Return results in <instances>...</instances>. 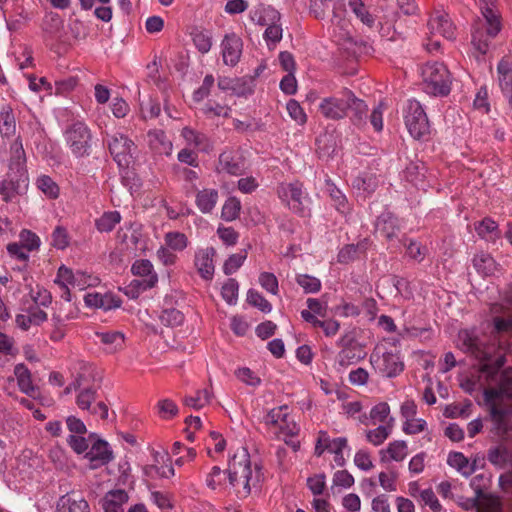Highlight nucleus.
Returning a JSON list of instances; mask_svg holds the SVG:
<instances>
[{
  "label": "nucleus",
  "mask_w": 512,
  "mask_h": 512,
  "mask_svg": "<svg viewBox=\"0 0 512 512\" xmlns=\"http://www.w3.org/2000/svg\"><path fill=\"white\" fill-rule=\"evenodd\" d=\"M204 115L208 118L213 117H230L231 108L227 105H221L216 102L205 104L202 109Z\"/></svg>",
  "instance_id": "obj_57"
},
{
  "label": "nucleus",
  "mask_w": 512,
  "mask_h": 512,
  "mask_svg": "<svg viewBox=\"0 0 512 512\" xmlns=\"http://www.w3.org/2000/svg\"><path fill=\"white\" fill-rule=\"evenodd\" d=\"M247 258L246 252L243 251L241 253L232 254L225 261L223 265V272L225 275H231L235 273L245 262Z\"/></svg>",
  "instance_id": "obj_61"
},
{
  "label": "nucleus",
  "mask_w": 512,
  "mask_h": 512,
  "mask_svg": "<svg viewBox=\"0 0 512 512\" xmlns=\"http://www.w3.org/2000/svg\"><path fill=\"white\" fill-rule=\"evenodd\" d=\"M241 210V203L236 197L228 198L221 211V216L225 221H233L238 218Z\"/></svg>",
  "instance_id": "obj_52"
},
{
  "label": "nucleus",
  "mask_w": 512,
  "mask_h": 512,
  "mask_svg": "<svg viewBox=\"0 0 512 512\" xmlns=\"http://www.w3.org/2000/svg\"><path fill=\"white\" fill-rule=\"evenodd\" d=\"M238 291V282L233 278H229L222 286L221 295L229 305H234L238 299Z\"/></svg>",
  "instance_id": "obj_54"
},
{
  "label": "nucleus",
  "mask_w": 512,
  "mask_h": 512,
  "mask_svg": "<svg viewBox=\"0 0 512 512\" xmlns=\"http://www.w3.org/2000/svg\"><path fill=\"white\" fill-rule=\"evenodd\" d=\"M99 282L100 279L97 276L88 274L87 272L81 270H77L75 272L74 288H78L79 290H85L88 287L98 285Z\"/></svg>",
  "instance_id": "obj_56"
},
{
  "label": "nucleus",
  "mask_w": 512,
  "mask_h": 512,
  "mask_svg": "<svg viewBox=\"0 0 512 512\" xmlns=\"http://www.w3.org/2000/svg\"><path fill=\"white\" fill-rule=\"evenodd\" d=\"M301 317L304 321L311 324L314 328H321L327 337L336 335L340 329V323L334 319H319L314 317L313 313L301 312Z\"/></svg>",
  "instance_id": "obj_32"
},
{
  "label": "nucleus",
  "mask_w": 512,
  "mask_h": 512,
  "mask_svg": "<svg viewBox=\"0 0 512 512\" xmlns=\"http://www.w3.org/2000/svg\"><path fill=\"white\" fill-rule=\"evenodd\" d=\"M466 508L475 507L477 512H500V500L491 494H483L467 501Z\"/></svg>",
  "instance_id": "obj_33"
},
{
  "label": "nucleus",
  "mask_w": 512,
  "mask_h": 512,
  "mask_svg": "<svg viewBox=\"0 0 512 512\" xmlns=\"http://www.w3.org/2000/svg\"><path fill=\"white\" fill-rule=\"evenodd\" d=\"M121 221V214L118 211H108L104 212L98 219L95 221V226L97 230L101 233L103 232H111L117 224Z\"/></svg>",
  "instance_id": "obj_46"
},
{
  "label": "nucleus",
  "mask_w": 512,
  "mask_h": 512,
  "mask_svg": "<svg viewBox=\"0 0 512 512\" xmlns=\"http://www.w3.org/2000/svg\"><path fill=\"white\" fill-rule=\"evenodd\" d=\"M57 512H90V508L81 494L70 492L59 498Z\"/></svg>",
  "instance_id": "obj_23"
},
{
  "label": "nucleus",
  "mask_w": 512,
  "mask_h": 512,
  "mask_svg": "<svg viewBox=\"0 0 512 512\" xmlns=\"http://www.w3.org/2000/svg\"><path fill=\"white\" fill-rule=\"evenodd\" d=\"M503 396L512 398V376L508 374L501 375L499 388H487L484 390L486 402L491 404V415L498 428H502V422L507 411L497 406V401Z\"/></svg>",
  "instance_id": "obj_8"
},
{
  "label": "nucleus",
  "mask_w": 512,
  "mask_h": 512,
  "mask_svg": "<svg viewBox=\"0 0 512 512\" xmlns=\"http://www.w3.org/2000/svg\"><path fill=\"white\" fill-rule=\"evenodd\" d=\"M215 249L212 247L200 249L195 253L194 265L204 280H211L214 275L213 257Z\"/></svg>",
  "instance_id": "obj_22"
},
{
  "label": "nucleus",
  "mask_w": 512,
  "mask_h": 512,
  "mask_svg": "<svg viewBox=\"0 0 512 512\" xmlns=\"http://www.w3.org/2000/svg\"><path fill=\"white\" fill-rule=\"evenodd\" d=\"M355 483L353 475L347 470H338L333 474L331 489H349Z\"/></svg>",
  "instance_id": "obj_53"
},
{
  "label": "nucleus",
  "mask_w": 512,
  "mask_h": 512,
  "mask_svg": "<svg viewBox=\"0 0 512 512\" xmlns=\"http://www.w3.org/2000/svg\"><path fill=\"white\" fill-rule=\"evenodd\" d=\"M129 496L123 489L109 491L103 500L104 512H124V505L128 502Z\"/></svg>",
  "instance_id": "obj_31"
},
{
  "label": "nucleus",
  "mask_w": 512,
  "mask_h": 512,
  "mask_svg": "<svg viewBox=\"0 0 512 512\" xmlns=\"http://www.w3.org/2000/svg\"><path fill=\"white\" fill-rule=\"evenodd\" d=\"M487 459L492 465L505 468L512 461V452L508 447L499 445L488 450Z\"/></svg>",
  "instance_id": "obj_39"
},
{
  "label": "nucleus",
  "mask_w": 512,
  "mask_h": 512,
  "mask_svg": "<svg viewBox=\"0 0 512 512\" xmlns=\"http://www.w3.org/2000/svg\"><path fill=\"white\" fill-rule=\"evenodd\" d=\"M347 445L348 441L345 437L332 439L329 452L334 454V462L338 467H343L345 465L346 460L343 455V450L347 448Z\"/></svg>",
  "instance_id": "obj_51"
},
{
  "label": "nucleus",
  "mask_w": 512,
  "mask_h": 512,
  "mask_svg": "<svg viewBox=\"0 0 512 512\" xmlns=\"http://www.w3.org/2000/svg\"><path fill=\"white\" fill-rule=\"evenodd\" d=\"M14 374L20 390L27 395H32L36 388L33 385L29 369L24 364H17L14 368Z\"/></svg>",
  "instance_id": "obj_45"
},
{
  "label": "nucleus",
  "mask_w": 512,
  "mask_h": 512,
  "mask_svg": "<svg viewBox=\"0 0 512 512\" xmlns=\"http://www.w3.org/2000/svg\"><path fill=\"white\" fill-rule=\"evenodd\" d=\"M429 33L432 37L437 35L451 40L455 37V27L448 15L444 12H436L428 21Z\"/></svg>",
  "instance_id": "obj_20"
},
{
  "label": "nucleus",
  "mask_w": 512,
  "mask_h": 512,
  "mask_svg": "<svg viewBox=\"0 0 512 512\" xmlns=\"http://www.w3.org/2000/svg\"><path fill=\"white\" fill-rule=\"evenodd\" d=\"M150 149L159 155H170L173 149L172 142L163 130H151L147 134Z\"/></svg>",
  "instance_id": "obj_28"
},
{
  "label": "nucleus",
  "mask_w": 512,
  "mask_h": 512,
  "mask_svg": "<svg viewBox=\"0 0 512 512\" xmlns=\"http://www.w3.org/2000/svg\"><path fill=\"white\" fill-rule=\"evenodd\" d=\"M490 311L496 332H512V315L507 307L495 303L491 306Z\"/></svg>",
  "instance_id": "obj_25"
},
{
  "label": "nucleus",
  "mask_w": 512,
  "mask_h": 512,
  "mask_svg": "<svg viewBox=\"0 0 512 512\" xmlns=\"http://www.w3.org/2000/svg\"><path fill=\"white\" fill-rule=\"evenodd\" d=\"M424 89L434 96H446L451 90V77L443 63L429 62L421 69Z\"/></svg>",
  "instance_id": "obj_3"
},
{
  "label": "nucleus",
  "mask_w": 512,
  "mask_h": 512,
  "mask_svg": "<svg viewBox=\"0 0 512 512\" xmlns=\"http://www.w3.org/2000/svg\"><path fill=\"white\" fill-rule=\"evenodd\" d=\"M374 372L383 378L397 377L404 370V361L399 352L382 351L376 347L369 357Z\"/></svg>",
  "instance_id": "obj_5"
},
{
  "label": "nucleus",
  "mask_w": 512,
  "mask_h": 512,
  "mask_svg": "<svg viewBox=\"0 0 512 512\" xmlns=\"http://www.w3.org/2000/svg\"><path fill=\"white\" fill-rule=\"evenodd\" d=\"M131 271L135 276L140 279H134L130 287L137 289L138 292H143L151 289L158 282L157 274L153 270V265L149 260L141 259L133 263Z\"/></svg>",
  "instance_id": "obj_12"
},
{
  "label": "nucleus",
  "mask_w": 512,
  "mask_h": 512,
  "mask_svg": "<svg viewBox=\"0 0 512 512\" xmlns=\"http://www.w3.org/2000/svg\"><path fill=\"white\" fill-rule=\"evenodd\" d=\"M473 266L483 276L493 275L497 271V264L488 253H478L473 258Z\"/></svg>",
  "instance_id": "obj_44"
},
{
  "label": "nucleus",
  "mask_w": 512,
  "mask_h": 512,
  "mask_svg": "<svg viewBox=\"0 0 512 512\" xmlns=\"http://www.w3.org/2000/svg\"><path fill=\"white\" fill-rule=\"evenodd\" d=\"M210 401L211 394L206 389L197 391L194 396H186L184 398V404L195 410L202 409L209 404Z\"/></svg>",
  "instance_id": "obj_49"
},
{
  "label": "nucleus",
  "mask_w": 512,
  "mask_h": 512,
  "mask_svg": "<svg viewBox=\"0 0 512 512\" xmlns=\"http://www.w3.org/2000/svg\"><path fill=\"white\" fill-rule=\"evenodd\" d=\"M350 90L344 89L339 95L325 97L319 104V111L326 119L340 120L349 110Z\"/></svg>",
  "instance_id": "obj_9"
},
{
  "label": "nucleus",
  "mask_w": 512,
  "mask_h": 512,
  "mask_svg": "<svg viewBox=\"0 0 512 512\" xmlns=\"http://www.w3.org/2000/svg\"><path fill=\"white\" fill-rule=\"evenodd\" d=\"M327 190L330 197L334 202L335 208L342 214H346L350 211V207L346 196L330 181H327Z\"/></svg>",
  "instance_id": "obj_47"
},
{
  "label": "nucleus",
  "mask_w": 512,
  "mask_h": 512,
  "mask_svg": "<svg viewBox=\"0 0 512 512\" xmlns=\"http://www.w3.org/2000/svg\"><path fill=\"white\" fill-rule=\"evenodd\" d=\"M405 125L414 139H423L430 132L426 112L419 101L409 100L404 115Z\"/></svg>",
  "instance_id": "obj_7"
},
{
  "label": "nucleus",
  "mask_w": 512,
  "mask_h": 512,
  "mask_svg": "<svg viewBox=\"0 0 512 512\" xmlns=\"http://www.w3.org/2000/svg\"><path fill=\"white\" fill-rule=\"evenodd\" d=\"M482 20L476 23L472 32L474 56L481 60L490 48V42L501 31V16L495 0H479L478 3Z\"/></svg>",
  "instance_id": "obj_2"
},
{
  "label": "nucleus",
  "mask_w": 512,
  "mask_h": 512,
  "mask_svg": "<svg viewBox=\"0 0 512 512\" xmlns=\"http://www.w3.org/2000/svg\"><path fill=\"white\" fill-rule=\"evenodd\" d=\"M166 245L176 251L184 250L188 245V239L181 232H168L165 235Z\"/></svg>",
  "instance_id": "obj_59"
},
{
  "label": "nucleus",
  "mask_w": 512,
  "mask_h": 512,
  "mask_svg": "<svg viewBox=\"0 0 512 512\" xmlns=\"http://www.w3.org/2000/svg\"><path fill=\"white\" fill-rule=\"evenodd\" d=\"M218 201V191L215 189H203L196 194V206L204 213H210Z\"/></svg>",
  "instance_id": "obj_38"
},
{
  "label": "nucleus",
  "mask_w": 512,
  "mask_h": 512,
  "mask_svg": "<svg viewBox=\"0 0 512 512\" xmlns=\"http://www.w3.org/2000/svg\"><path fill=\"white\" fill-rule=\"evenodd\" d=\"M37 187L51 199H55L59 195L58 185L47 175H42L37 179Z\"/></svg>",
  "instance_id": "obj_55"
},
{
  "label": "nucleus",
  "mask_w": 512,
  "mask_h": 512,
  "mask_svg": "<svg viewBox=\"0 0 512 512\" xmlns=\"http://www.w3.org/2000/svg\"><path fill=\"white\" fill-rule=\"evenodd\" d=\"M245 158L239 150L226 149L218 158L217 172L239 176L245 171Z\"/></svg>",
  "instance_id": "obj_15"
},
{
  "label": "nucleus",
  "mask_w": 512,
  "mask_h": 512,
  "mask_svg": "<svg viewBox=\"0 0 512 512\" xmlns=\"http://www.w3.org/2000/svg\"><path fill=\"white\" fill-rule=\"evenodd\" d=\"M419 499L424 506H428L433 512L442 511V505L431 488L421 490L419 493Z\"/></svg>",
  "instance_id": "obj_63"
},
{
  "label": "nucleus",
  "mask_w": 512,
  "mask_h": 512,
  "mask_svg": "<svg viewBox=\"0 0 512 512\" xmlns=\"http://www.w3.org/2000/svg\"><path fill=\"white\" fill-rule=\"evenodd\" d=\"M277 194L280 200L293 212L304 213L302 184L299 182L281 183L277 188Z\"/></svg>",
  "instance_id": "obj_14"
},
{
  "label": "nucleus",
  "mask_w": 512,
  "mask_h": 512,
  "mask_svg": "<svg viewBox=\"0 0 512 512\" xmlns=\"http://www.w3.org/2000/svg\"><path fill=\"white\" fill-rule=\"evenodd\" d=\"M64 140L75 157H84L89 155L91 147V131L88 126L81 121L69 125L64 131Z\"/></svg>",
  "instance_id": "obj_6"
},
{
  "label": "nucleus",
  "mask_w": 512,
  "mask_h": 512,
  "mask_svg": "<svg viewBox=\"0 0 512 512\" xmlns=\"http://www.w3.org/2000/svg\"><path fill=\"white\" fill-rule=\"evenodd\" d=\"M354 186L366 194H371L378 187V179L375 175L367 174L357 177L354 180Z\"/></svg>",
  "instance_id": "obj_58"
},
{
  "label": "nucleus",
  "mask_w": 512,
  "mask_h": 512,
  "mask_svg": "<svg viewBox=\"0 0 512 512\" xmlns=\"http://www.w3.org/2000/svg\"><path fill=\"white\" fill-rule=\"evenodd\" d=\"M19 193V184L11 179L0 182V194L5 202L12 201Z\"/></svg>",
  "instance_id": "obj_64"
},
{
  "label": "nucleus",
  "mask_w": 512,
  "mask_h": 512,
  "mask_svg": "<svg viewBox=\"0 0 512 512\" xmlns=\"http://www.w3.org/2000/svg\"><path fill=\"white\" fill-rule=\"evenodd\" d=\"M264 421L267 425L277 427L285 436H296L300 427L290 415L289 408L286 405L271 409L265 416Z\"/></svg>",
  "instance_id": "obj_10"
},
{
  "label": "nucleus",
  "mask_w": 512,
  "mask_h": 512,
  "mask_svg": "<svg viewBox=\"0 0 512 512\" xmlns=\"http://www.w3.org/2000/svg\"><path fill=\"white\" fill-rule=\"evenodd\" d=\"M401 230L400 220L391 212L384 211L376 219L375 231L388 241L398 238Z\"/></svg>",
  "instance_id": "obj_19"
},
{
  "label": "nucleus",
  "mask_w": 512,
  "mask_h": 512,
  "mask_svg": "<svg viewBox=\"0 0 512 512\" xmlns=\"http://www.w3.org/2000/svg\"><path fill=\"white\" fill-rule=\"evenodd\" d=\"M349 7L363 24L368 27H372L374 25V17L369 13L361 0H349Z\"/></svg>",
  "instance_id": "obj_48"
},
{
  "label": "nucleus",
  "mask_w": 512,
  "mask_h": 512,
  "mask_svg": "<svg viewBox=\"0 0 512 512\" xmlns=\"http://www.w3.org/2000/svg\"><path fill=\"white\" fill-rule=\"evenodd\" d=\"M251 20L260 26H270L279 22L280 13L271 6H259L250 13Z\"/></svg>",
  "instance_id": "obj_34"
},
{
  "label": "nucleus",
  "mask_w": 512,
  "mask_h": 512,
  "mask_svg": "<svg viewBox=\"0 0 512 512\" xmlns=\"http://www.w3.org/2000/svg\"><path fill=\"white\" fill-rule=\"evenodd\" d=\"M16 133V120L10 105L2 106L0 110V134L3 137H12Z\"/></svg>",
  "instance_id": "obj_37"
},
{
  "label": "nucleus",
  "mask_w": 512,
  "mask_h": 512,
  "mask_svg": "<svg viewBox=\"0 0 512 512\" xmlns=\"http://www.w3.org/2000/svg\"><path fill=\"white\" fill-rule=\"evenodd\" d=\"M181 136L184 138L187 145L193 146L199 151L207 153L212 150V144L204 133L190 127H184L181 131Z\"/></svg>",
  "instance_id": "obj_30"
},
{
  "label": "nucleus",
  "mask_w": 512,
  "mask_h": 512,
  "mask_svg": "<svg viewBox=\"0 0 512 512\" xmlns=\"http://www.w3.org/2000/svg\"><path fill=\"white\" fill-rule=\"evenodd\" d=\"M220 48L223 63L227 66L235 67L239 63L243 52V41L241 37L234 32L225 34L221 41Z\"/></svg>",
  "instance_id": "obj_16"
},
{
  "label": "nucleus",
  "mask_w": 512,
  "mask_h": 512,
  "mask_svg": "<svg viewBox=\"0 0 512 512\" xmlns=\"http://www.w3.org/2000/svg\"><path fill=\"white\" fill-rule=\"evenodd\" d=\"M340 348L335 357V367L337 370H344L350 365L363 360L366 355L365 345L359 342L351 333L342 335L336 342Z\"/></svg>",
  "instance_id": "obj_4"
},
{
  "label": "nucleus",
  "mask_w": 512,
  "mask_h": 512,
  "mask_svg": "<svg viewBox=\"0 0 512 512\" xmlns=\"http://www.w3.org/2000/svg\"><path fill=\"white\" fill-rule=\"evenodd\" d=\"M349 102V110H351L353 114L351 117L353 123L355 125L365 124L368 111L367 104L363 100L357 98L352 91H350L349 94Z\"/></svg>",
  "instance_id": "obj_43"
},
{
  "label": "nucleus",
  "mask_w": 512,
  "mask_h": 512,
  "mask_svg": "<svg viewBox=\"0 0 512 512\" xmlns=\"http://www.w3.org/2000/svg\"><path fill=\"white\" fill-rule=\"evenodd\" d=\"M458 346L461 350L470 353L481 361H488L491 357V347L482 345L478 338L468 330H462L459 332Z\"/></svg>",
  "instance_id": "obj_17"
},
{
  "label": "nucleus",
  "mask_w": 512,
  "mask_h": 512,
  "mask_svg": "<svg viewBox=\"0 0 512 512\" xmlns=\"http://www.w3.org/2000/svg\"><path fill=\"white\" fill-rule=\"evenodd\" d=\"M247 301L254 307H257L264 313H269L272 310V305L256 290L250 289L247 292Z\"/></svg>",
  "instance_id": "obj_62"
},
{
  "label": "nucleus",
  "mask_w": 512,
  "mask_h": 512,
  "mask_svg": "<svg viewBox=\"0 0 512 512\" xmlns=\"http://www.w3.org/2000/svg\"><path fill=\"white\" fill-rule=\"evenodd\" d=\"M95 335L103 345L106 353L114 354L121 351L125 346V336L120 331H101L96 332Z\"/></svg>",
  "instance_id": "obj_24"
},
{
  "label": "nucleus",
  "mask_w": 512,
  "mask_h": 512,
  "mask_svg": "<svg viewBox=\"0 0 512 512\" xmlns=\"http://www.w3.org/2000/svg\"><path fill=\"white\" fill-rule=\"evenodd\" d=\"M84 302L87 307L101 308L104 310H110L120 306L121 301L111 293H97L91 292L84 296Z\"/></svg>",
  "instance_id": "obj_27"
},
{
  "label": "nucleus",
  "mask_w": 512,
  "mask_h": 512,
  "mask_svg": "<svg viewBox=\"0 0 512 512\" xmlns=\"http://www.w3.org/2000/svg\"><path fill=\"white\" fill-rule=\"evenodd\" d=\"M478 236L486 241L495 242L500 238L498 224L491 218H484L475 225Z\"/></svg>",
  "instance_id": "obj_36"
},
{
  "label": "nucleus",
  "mask_w": 512,
  "mask_h": 512,
  "mask_svg": "<svg viewBox=\"0 0 512 512\" xmlns=\"http://www.w3.org/2000/svg\"><path fill=\"white\" fill-rule=\"evenodd\" d=\"M297 284L302 287L303 291L306 294L309 293H317L321 290V281L311 275L308 274H298L296 276Z\"/></svg>",
  "instance_id": "obj_50"
},
{
  "label": "nucleus",
  "mask_w": 512,
  "mask_h": 512,
  "mask_svg": "<svg viewBox=\"0 0 512 512\" xmlns=\"http://www.w3.org/2000/svg\"><path fill=\"white\" fill-rule=\"evenodd\" d=\"M77 316V308L71 302L63 301L56 303L51 320L52 323L63 324L77 318Z\"/></svg>",
  "instance_id": "obj_35"
},
{
  "label": "nucleus",
  "mask_w": 512,
  "mask_h": 512,
  "mask_svg": "<svg viewBox=\"0 0 512 512\" xmlns=\"http://www.w3.org/2000/svg\"><path fill=\"white\" fill-rule=\"evenodd\" d=\"M97 396V389L93 386L85 385L84 381L83 386H81L76 395V405L80 410L88 411L93 406Z\"/></svg>",
  "instance_id": "obj_42"
},
{
  "label": "nucleus",
  "mask_w": 512,
  "mask_h": 512,
  "mask_svg": "<svg viewBox=\"0 0 512 512\" xmlns=\"http://www.w3.org/2000/svg\"><path fill=\"white\" fill-rule=\"evenodd\" d=\"M108 148L114 160L120 167L129 165V160L132 157L134 150V143L126 135L122 133H115L109 136L107 140Z\"/></svg>",
  "instance_id": "obj_13"
},
{
  "label": "nucleus",
  "mask_w": 512,
  "mask_h": 512,
  "mask_svg": "<svg viewBox=\"0 0 512 512\" xmlns=\"http://www.w3.org/2000/svg\"><path fill=\"white\" fill-rule=\"evenodd\" d=\"M393 421L391 417L387 424H382L374 429L367 430L365 433L366 440L374 446L383 444L392 433Z\"/></svg>",
  "instance_id": "obj_40"
},
{
  "label": "nucleus",
  "mask_w": 512,
  "mask_h": 512,
  "mask_svg": "<svg viewBox=\"0 0 512 512\" xmlns=\"http://www.w3.org/2000/svg\"><path fill=\"white\" fill-rule=\"evenodd\" d=\"M390 415V407L386 402H380L373 406L369 415L362 414L359 416L360 423L368 425H376L377 423L387 424Z\"/></svg>",
  "instance_id": "obj_29"
},
{
  "label": "nucleus",
  "mask_w": 512,
  "mask_h": 512,
  "mask_svg": "<svg viewBox=\"0 0 512 512\" xmlns=\"http://www.w3.org/2000/svg\"><path fill=\"white\" fill-rule=\"evenodd\" d=\"M226 472L229 484L239 498H246L253 489H257L262 476L260 466L251 460L244 446L230 449Z\"/></svg>",
  "instance_id": "obj_1"
},
{
  "label": "nucleus",
  "mask_w": 512,
  "mask_h": 512,
  "mask_svg": "<svg viewBox=\"0 0 512 512\" xmlns=\"http://www.w3.org/2000/svg\"><path fill=\"white\" fill-rule=\"evenodd\" d=\"M117 237L121 244L124 245V249L136 256L138 252H145L146 244L143 240L142 225L138 223H130L121 228Z\"/></svg>",
  "instance_id": "obj_11"
},
{
  "label": "nucleus",
  "mask_w": 512,
  "mask_h": 512,
  "mask_svg": "<svg viewBox=\"0 0 512 512\" xmlns=\"http://www.w3.org/2000/svg\"><path fill=\"white\" fill-rule=\"evenodd\" d=\"M497 81L502 95L512 109V63L502 59L497 65Z\"/></svg>",
  "instance_id": "obj_21"
},
{
  "label": "nucleus",
  "mask_w": 512,
  "mask_h": 512,
  "mask_svg": "<svg viewBox=\"0 0 512 512\" xmlns=\"http://www.w3.org/2000/svg\"><path fill=\"white\" fill-rule=\"evenodd\" d=\"M379 455L382 463L402 462L408 455V445L404 440L392 441L385 449L380 450Z\"/></svg>",
  "instance_id": "obj_26"
},
{
  "label": "nucleus",
  "mask_w": 512,
  "mask_h": 512,
  "mask_svg": "<svg viewBox=\"0 0 512 512\" xmlns=\"http://www.w3.org/2000/svg\"><path fill=\"white\" fill-rule=\"evenodd\" d=\"M193 42L197 50L202 53H208L212 47V36L207 31H196L193 33Z\"/></svg>",
  "instance_id": "obj_60"
},
{
  "label": "nucleus",
  "mask_w": 512,
  "mask_h": 512,
  "mask_svg": "<svg viewBox=\"0 0 512 512\" xmlns=\"http://www.w3.org/2000/svg\"><path fill=\"white\" fill-rule=\"evenodd\" d=\"M87 459L90 469H98L108 464L113 459V451L108 442L98 439L89 448L84 455Z\"/></svg>",
  "instance_id": "obj_18"
},
{
  "label": "nucleus",
  "mask_w": 512,
  "mask_h": 512,
  "mask_svg": "<svg viewBox=\"0 0 512 512\" xmlns=\"http://www.w3.org/2000/svg\"><path fill=\"white\" fill-rule=\"evenodd\" d=\"M447 463L464 477H469L474 473V467L470 465L469 459L461 452L449 453Z\"/></svg>",
  "instance_id": "obj_41"
}]
</instances>
